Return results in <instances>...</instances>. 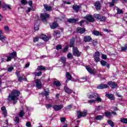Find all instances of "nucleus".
Instances as JSON below:
<instances>
[{
  "instance_id": "24",
  "label": "nucleus",
  "mask_w": 127,
  "mask_h": 127,
  "mask_svg": "<svg viewBox=\"0 0 127 127\" xmlns=\"http://www.w3.org/2000/svg\"><path fill=\"white\" fill-rule=\"evenodd\" d=\"M75 42V38H72L70 40V42L69 43V47H74V45L75 44L74 43Z\"/></svg>"
},
{
  "instance_id": "31",
  "label": "nucleus",
  "mask_w": 127,
  "mask_h": 127,
  "mask_svg": "<svg viewBox=\"0 0 127 127\" xmlns=\"http://www.w3.org/2000/svg\"><path fill=\"white\" fill-rule=\"evenodd\" d=\"M17 78L18 79L19 82H21V81H22V80H25L26 81H27V78H25L24 77H23V76H21L20 75L18 76Z\"/></svg>"
},
{
  "instance_id": "17",
  "label": "nucleus",
  "mask_w": 127,
  "mask_h": 127,
  "mask_svg": "<svg viewBox=\"0 0 127 127\" xmlns=\"http://www.w3.org/2000/svg\"><path fill=\"white\" fill-rule=\"evenodd\" d=\"M50 26L52 29H55V28L58 27V23L56 22H53L52 24H50Z\"/></svg>"
},
{
  "instance_id": "29",
  "label": "nucleus",
  "mask_w": 127,
  "mask_h": 127,
  "mask_svg": "<svg viewBox=\"0 0 127 127\" xmlns=\"http://www.w3.org/2000/svg\"><path fill=\"white\" fill-rule=\"evenodd\" d=\"M104 119L103 116L99 115L95 117V119L97 121H101V120H103Z\"/></svg>"
},
{
  "instance_id": "1",
  "label": "nucleus",
  "mask_w": 127,
  "mask_h": 127,
  "mask_svg": "<svg viewBox=\"0 0 127 127\" xmlns=\"http://www.w3.org/2000/svg\"><path fill=\"white\" fill-rule=\"evenodd\" d=\"M20 95V92L19 91L14 90H12L7 97L8 102H13V105H16L18 101V99Z\"/></svg>"
},
{
  "instance_id": "28",
  "label": "nucleus",
  "mask_w": 127,
  "mask_h": 127,
  "mask_svg": "<svg viewBox=\"0 0 127 127\" xmlns=\"http://www.w3.org/2000/svg\"><path fill=\"white\" fill-rule=\"evenodd\" d=\"M105 96L108 99H110V100H112V101H113V100H114V95L113 94H106L105 95Z\"/></svg>"
},
{
  "instance_id": "23",
  "label": "nucleus",
  "mask_w": 127,
  "mask_h": 127,
  "mask_svg": "<svg viewBox=\"0 0 127 127\" xmlns=\"http://www.w3.org/2000/svg\"><path fill=\"white\" fill-rule=\"evenodd\" d=\"M1 33H2V31L0 30V40L2 41V42L5 41V39H6V37H5L3 35H1Z\"/></svg>"
},
{
  "instance_id": "55",
  "label": "nucleus",
  "mask_w": 127,
  "mask_h": 127,
  "mask_svg": "<svg viewBox=\"0 0 127 127\" xmlns=\"http://www.w3.org/2000/svg\"><path fill=\"white\" fill-rule=\"evenodd\" d=\"M3 7H7L8 9H11V7H10V5L9 4H5L4 6H2Z\"/></svg>"
},
{
  "instance_id": "48",
  "label": "nucleus",
  "mask_w": 127,
  "mask_h": 127,
  "mask_svg": "<svg viewBox=\"0 0 127 127\" xmlns=\"http://www.w3.org/2000/svg\"><path fill=\"white\" fill-rule=\"evenodd\" d=\"M21 3L22 4H23L24 5H25L26 4H27V0H21Z\"/></svg>"
},
{
  "instance_id": "15",
  "label": "nucleus",
  "mask_w": 127,
  "mask_h": 127,
  "mask_svg": "<svg viewBox=\"0 0 127 127\" xmlns=\"http://www.w3.org/2000/svg\"><path fill=\"white\" fill-rule=\"evenodd\" d=\"M107 88H109V86L107 84H99L97 86V89H107Z\"/></svg>"
},
{
  "instance_id": "42",
  "label": "nucleus",
  "mask_w": 127,
  "mask_h": 127,
  "mask_svg": "<svg viewBox=\"0 0 127 127\" xmlns=\"http://www.w3.org/2000/svg\"><path fill=\"white\" fill-rule=\"evenodd\" d=\"M127 45H125L124 47H121V51L125 52L127 51Z\"/></svg>"
},
{
  "instance_id": "30",
  "label": "nucleus",
  "mask_w": 127,
  "mask_h": 127,
  "mask_svg": "<svg viewBox=\"0 0 127 127\" xmlns=\"http://www.w3.org/2000/svg\"><path fill=\"white\" fill-rule=\"evenodd\" d=\"M116 10H117L118 14H122L124 13V11H123V10L120 9L118 7H116Z\"/></svg>"
},
{
  "instance_id": "19",
  "label": "nucleus",
  "mask_w": 127,
  "mask_h": 127,
  "mask_svg": "<svg viewBox=\"0 0 127 127\" xmlns=\"http://www.w3.org/2000/svg\"><path fill=\"white\" fill-rule=\"evenodd\" d=\"M79 21V19H74V18H70L67 19V22H69V23H75V22H77V21Z\"/></svg>"
},
{
  "instance_id": "7",
  "label": "nucleus",
  "mask_w": 127,
  "mask_h": 127,
  "mask_svg": "<svg viewBox=\"0 0 127 127\" xmlns=\"http://www.w3.org/2000/svg\"><path fill=\"white\" fill-rule=\"evenodd\" d=\"M86 69L90 74L95 75L97 73V70L95 68L92 69L89 66H86Z\"/></svg>"
},
{
  "instance_id": "8",
  "label": "nucleus",
  "mask_w": 127,
  "mask_h": 127,
  "mask_svg": "<svg viewBox=\"0 0 127 127\" xmlns=\"http://www.w3.org/2000/svg\"><path fill=\"white\" fill-rule=\"evenodd\" d=\"M35 82L36 84V87L38 88V89H40L42 86V83H41V81H40V79H36L35 80Z\"/></svg>"
},
{
  "instance_id": "46",
  "label": "nucleus",
  "mask_w": 127,
  "mask_h": 127,
  "mask_svg": "<svg viewBox=\"0 0 127 127\" xmlns=\"http://www.w3.org/2000/svg\"><path fill=\"white\" fill-rule=\"evenodd\" d=\"M105 117H111V115H112V113L111 112L107 111L105 112Z\"/></svg>"
},
{
  "instance_id": "34",
  "label": "nucleus",
  "mask_w": 127,
  "mask_h": 127,
  "mask_svg": "<svg viewBox=\"0 0 127 127\" xmlns=\"http://www.w3.org/2000/svg\"><path fill=\"white\" fill-rule=\"evenodd\" d=\"M24 112H23V110H21L18 114V116L20 118H23V117H24Z\"/></svg>"
},
{
  "instance_id": "44",
  "label": "nucleus",
  "mask_w": 127,
  "mask_h": 127,
  "mask_svg": "<svg viewBox=\"0 0 127 127\" xmlns=\"http://www.w3.org/2000/svg\"><path fill=\"white\" fill-rule=\"evenodd\" d=\"M99 20L100 21H105L106 20V17L101 15V17L99 18Z\"/></svg>"
},
{
  "instance_id": "41",
  "label": "nucleus",
  "mask_w": 127,
  "mask_h": 127,
  "mask_svg": "<svg viewBox=\"0 0 127 127\" xmlns=\"http://www.w3.org/2000/svg\"><path fill=\"white\" fill-rule=\"evenodd\" d=\"M109 125H110V126H111V127H115V124H114V122H113V121H112V120H109L108 121Z\"/></svg>"
},
{
  "instance_id": "59",
  "label": "nucleus",
  "mask_w": 127,
  "mask_h": 127,
  "mask_svg": "<svg viewBox=\"0 0 127 127\" xmlns=\"http://www.w3.org/2000/svg\"><path fill=\"white\" fill-rule=\"evenodd\" d=\"M52 107V105L51 104H47L46 106V108L48 110V109H50Z\"/></svg>"
},
{
  "instance_id": "13",
  "label": "nucleus",
  "mask_w": 127,
  "mask_h": 127,
  "mask_svg": "<svg viewBox=\"0 0 127 127\" xmlns=\"http://www.w3.org/2000/svg\"><path fill=\"white\" fill-rule=\"evenodd\" d=\"M81 8V5H78L77 4H74L72 6V9L75 11V12H78Z\"/></svg>"
},
{
  "instance_id": "5",
  "label": "nucleus",
  "mask_w": 127,
  "mask_h": 127,
  "mask_svg": "<svg viewBox=\"0 0 127 127\" xmlns=\"http://www.w3.org/2000/svg\"><path fill=\"white\" fill-rule=\"evenodd\" d=\"M100 52H96L94 54L93 57L94 59V61L96 63H98V62H100Z\"/></svg>"
},
{
  "instance_id": "14",
  "label": "nucleus",
  "mask_w": 127,
  "mask_h": 127,
  "mask_svg": "<svg viewBox=\"0 0 127 127\" xmlns=\"http://www.w3.org/2000/svg\"><path fill=\"white\" fill-rule=\"evenodd\" d=\"M86 29H85V28L78 27L76 29V32H77V33H81V34L84 33Z\"/></svg>"
},
{
  "instance_id": "47",
  "label": "nucleus",
  "mask_w": 127,
  "mask_h": 127,
  "mask_svg": "<svg viewBox=\"0 0 127 127\" xmlns=\"http://www.w3.org/2000/svg\"><path fill=\"white\" fill-rule=\"evenodd\" d=\"M100 63H101L102 66H106V65H107V62H106L105 61H101L100 62Z\"/></svg>"
},
{
  "instance_id": "16",
  "label": "nucleus",
  "mask_w": 127,
  "mask_h": 127,
  "mask_svg": "<svg viewBox=\"0 0 127 127\" xmlns=\"http://www.w3.org/2000/svg\"><path fill=\"white\" fill-rule=\"evenodd\" d=\"M41 39H43L44 41L47 42L49 40V38L47 37L46 35H44V34H42L39 37Z\"/></svg>"
},
{
  "instance_id": "6",
  "label": "nucleus",
  "mask_w": 127,
  "mask_h": 127,
  "mask_svg": "<svg viewBox=\"0 0 127 127\" xmlns=\"http://www.w3.org/2000/svg\"><path fill=\"white\" fill-rule=\"evenodd\" d=\"M84 18H85V19H86V20L90 21V22H93V21H95V19H94V17L91 15H87L84 17Z\"/></svg>"
},
{
  "instance_id": "38",
  "label": "nucleus",
  "mask_w": 127,
  "mask_h": 127,
  "mask_svg": "<svg viewBox=\"0 0 127 127\" xmlns=\"http://www.w3.org/2000/svg\"><path fill=\"white\" fill-rule=\"evenodd\" d=\"M94 16L95 18H96V19H100V17H102V15L100 14H94Z\"/></svg>"
},
{
  "instance_id": "36",
  "label": "nucleus",
  "mask_w": 127,
  "mask_h": 127,
  "mask_svg": "<svg viewBox=\"0 0 127 127\" xmlns=\"http://www.w3.org/2000/svg\"><path fill=\"white\" fill-rule=\"evenodd\" d=\"M54 85H55L56 87H60L61 83L59 81H55L54 82Z\"/></svg>"
},
{
  "instance_id": "53",
  "label": "nucleus",
  "mask_w": 127,
  "mask_h": 127,
  "mask_svg": "<svg viewBox=\"0 0 127 127\" xmlns=\"http://www.w3.org/2000/svg\"><path fill=\"white\" fill-rule=\"evenodd\" d=\"M109 4V6L110 7H113V6H115V4L114 3H113V2L112 1V2H108Z\"/></svg>"
},
{
  "instance_id": "21",
  "label": "nucleus",
  "mask_w": 127,
  "mask_h": 127,
  "mask_svg": "<svg viewBox=\"0 0 127 127\" xmlns=\"http://www.w3.org/2000/svg\"><path fill=\"white\" fill-rule=\"evenodd\" d=\"M44 7L47 11H50L52 10V7H51L47 4H44Z\"/></svg>"
},
{
  "instance_id": "62",
  "label": "nucleus",
  "mask_w": 127,
  "mask_h": 127,
  "mask_svg": "<svg viewBox=\"0 0 127 127\" xmlns=\"http://www.w3.org/2000/svg\"><path fill=\"white\" fill-rule=\"evenodd\" d=\"M28 4L31 6V7L32 6V0H29L28 1Z\"/></svg>"
},
{
  "instance_id": "22",
  "label": "nucleus",
  "mask_w": 127,
  "mask_h": 127,
  "mask_svg": "<svg viewBox=\"0 0 127 127\" xmlns=\"http://www.w3.org/2000/svg\"><path fill=\"white\" fill-rule=\"evenodd\" d=\"M96 97H98V93H93L91 95L88 96V99L92 100V99H96Z\"/></svg>"
},
{
  "instance_id": "43",
  "label": "nucleus",
  "mask_w": 127,
  "mask_h": 127,
  "mask_svg": "<svg viewBox=\"0 0 127 127\" xmlns=\"http://www.w3.org/2000/svg\"><path fill=\"white\" fill-rule=\"evenodd\" d=\"M14 121L16 124H18L19 123V118L17 116L15 117Z\"/></svg>"
},
{
  "instance_id": "25",
  "label": "nucleus",
  "mask_w": 127,
  "mask_h": 127,
  "mask_svg": "<svg viewBox=\"0 0 127 127\" xmlns=\"http://www.w3.org/2000/svg\"><path fill=\"white\" fill-rule=\"evenodd\" d=\"M65 77L68 81L72 80V75L68 72H66Z\"/></svg>"
},
{
  "instance_id": "40",
  "label": "nucleus",
  "mask_w": 127,
  "mask_h": 127,
  "mask_svg": "<svg viewBox=\"0 0 127 127\" xmlns=\"http://www.w3.org/2000/svg\"><path fill=\"white\" fill-rule=\"evenodd\" d=\"M120 122L123 124H127V118H121Z\"/></svg>"
},
{
  "instance_id": "11",
  "label": "nucleus",
  "mask_w": 127,
  "mask_h": 127,
  "mask_svg": "<svg viewBox=\"0 0 127 127\" xmlns=\"http://www.w3.org/2000/svg\"><path fill=\"white\" fill-rule=\"evenodd\" d=\"M101 4L100 1H97L95 2L94 6H95L96 10H100V9H101Z\"/></svg>"
},
{
  "instance_id": "58",
  "label": "nucleus",
  "mask_w": 127,
  "mask_h": 127,
  "mask_svg": "<svg viewBox=\"0 0 127 127\" xmlns=\"http://www.w3.org/2000/svg\"><path fill=\"white\" fill-rule=\"evenodd\" d=\"M12 70H13V67H12V66L9 67L7 69L8 72H11V71H12Z\"/></svg>"
},
{
  "instance_id": "63",
  "label": "nucleus",
  "mask_w": 127,
  "mask_h": 127,
  "mask_svg": "<svg viewBox=\"0 0 127 127\" xmlns=\"http://www.w3.org/2000/svg\"><path fill=\"white\" fill-rule=\"evenodd\" d=\"M29 65H30V63H28L25 64V68H28L29 67Z\"/></svg>"
},
{
  "instance_id": "45",
  "label": "nucleus",
  "mask_w": 127,
  "mask_h": 127,
  "mask_svg": "<svg viewBox=\"0 0 127 127\" xmlns=\"http://www.w3.org/2000/svg\"><path fill=\"white\" fill-rule=\"evenodd\" d=\"M101 110H103V107L102 106H97L95 108V111H101Z\"/></svg>"
},
{
  "instance_id": "3",
  "label": "nucleus",
  "mask_w": 127,
  "mask_h": 127,
  "mask_svg": "<svg viewBox=\"0 0 127 127\" xmlns=\"http://www.w3.org/2000/svg\"><path fill=\"white\" fill-rule=\"evenodd\" d=\"M88 111H87V110H84L82 112H81V111H77V118L81 119L82 117H86Z\"/></svg>"
},
{
  "instance_id": "57",
  "label": "nucleus",
  "mask_w": 127,
  "mask_h": 127,
  "mask_svg": "<svg viewBox=\"0 0 127 127\" xmlns=\"http://www.w3.org/2000/svg\"><path fill=\"white\" fill-rule=\"evenodd\" d=\"M26 127H31V123L29 122H27L26 124Z\"/></svg>"
},
{
  "instance_id": "18",
  "label": "nucleus",
  "mask_w": 127,
  "mask_h": 127,
  "mask_svg": "<svg viewBox=\"0 0 127 127\" xmlns=\"http://www.w3.org/2000/svg\"><path fill=\"white\" fill-rule=\"evenodd\" d=\"M64 92H65V93H67V94H72V93H73V90H72V89L69 88L67 86L64 87Z\"/></svg>"
},
{
  "instance_id": "49",
  "label": "nucleus",
  "mask_w": 127,
  "mask_h": 127,
  "mask_svg": "<svg viewBox=\"0 0 127 127\" xmlns=\"http://www.w3.org/2000/svg\"><path fill=\"white\" fill-rule=\"evenodd\" d=\"M68 49H69V46H66L63 50V52H67V51H68Z\"/></svg>"
},
{
  "instance_id": "50",
  "label": "nucleus",
  "mask_w": 127,
  "mask_h": 127,
  "mask_svg": "<svg viewBox=\"0 0 127 127\" xmlns=\"http://www.w3.org/2000/svg\"><path fill=\"white\" fill-rule=\"evenodd\" d=\"M88 103L89 104H95L96 103V100H88Z\"/></svg>"
},
{
  "instance_id": "26",
  "label": "nucleus",
  "mask_w": 127,
  "mask_h": 127,
  "mask_svg": "<svg viewBox=\"0 0 127 127\" xmlns=\"http://www.w3.org/2000/svg\"><path fill=\"white\" fill-rule=\"evenodd\" d=\"M16 52H13L11 53H10L9 54V56L12 59H14L15 58V57H16Z\"/></svg>"
},
{
  "instance_id": "61",
  "label": "nucleus",
  "mask_w": 127,
  "mask_h": 127,
  "mask_svg": "<svg viewBox=\"0 0 127 127\" xmlns=\"http://www.w3.org/2000/svg\"><path fill=\"white\" fill-rule=\"evenodd\" d=\"M101 56H102V59H104V60L107 59V55H104V54H102Z\"/></svg>"
},
{
  "instance_id": "12",
  "label": "nucleus",
  "mask_w": 127,
  "mask_h": 127,
  "mask_svg": "<svg viewBox=\"0 0 127 127\" xmlns=\"http://www.w3.org/2000/svg\"><path fill=\"white\" fill-rule=\"evenodd\" d=\"M1 110L2 111V115L4 116V118H6V117H7V111H6L5 107H1Z\"/></svg>"
},
{
  "instance_id": "51",
  "label": "nucleus",
  "mask_w": 127,
  "mask_h": 127,
  "mask_svg": "<svg viewBox=\"0 0 127 127\" xmlns=\"http://www.w3.org/2000/svg\"><path fill=\"white\" fill-rule=\"evenodd\" d=\"M72 57H73V55H72L71 53H68L67 54V58H68V59H70V58H72Z\"/></svg>"
},
{
  "instance_id": "32",
  "label": "nucleus",
  "mask_w": 127,
  "mask_h": 127,
  "mask_svg": "<svg viewBox=\"0 0 127 127\" xmlns=\"http://www.w3.org/2000/svg\"><path fill=\"white\" fill-rule=\"evenodd\" d=\"M96 101L98 103H101L102 102V98L99 96V94H97V97H95Z\"/></svg>"
},
{
  "instance_id": "27",
  "label": "nucleus",
  "mask_w": 127,
  "mask_h": 127,
  "mask_svg": "<svg viewBox=\"0 0 127 127\" xmlns=\"http://www.w3.org/2000/svg\"><path fill=\"white\" fill-rule=\"evenodd\" d=\"M92 34H93L94 35H95L96 36H99V35H102V34H101L100 33V32L98 31H93L92 32Z\"/></svg>"
},
{
  "instance_id": "4",
  "label": "nucleus",
  "mask_w": 127,
  "mask_h": 127,
  "mask_svg": "<svg viewBox=\"0 0 127 127\" xmlns=\"http://www.w3.org/2000/svg\"><path fill=\"white\" fill-rule=\"evenodd\" d=\"M49 14L47 13H41L40 15L41 19L42 20V21H44V22L47 21V18H49Z\"/></svg>"
},
{
  "instance_id": "2",
  "label": "nucleus",
  "mask_w": 127,
  "mask_h": 127,
  "mask_svg": "<svg viewBox=\"0 0 127 127\" xmlns=\"http://www.w3.org/2000/svg\"><path fill=\"white\" fill-rule=\"evenodd\" d=\"M72 53L74 56L80 57L82 53H81L79 50H78V48L76 47H73L72 48Z\"/></svg>"
},
{
  "instance_id": "9",
  "label": "nucleus",
  "mask_w": 127,
  "mask_h": 127,
  "mask_svg": "<svg viewBox=\"0 0 127 127\" xmlns=\"http://www.w3.org/2000/svg\"><path fill=\"white\" fill-rule=\"evenodd\" d=\"M53 108L54 110L56 111H60L61 109H63V108H64V106L63 105H55L53 106Z\"/></svg>"
},
{
  "instance_id": "60",
  "label": "nucleus",
  "mask_w": 127,
  "mask_h": 127,
  "mask_svg": "<svg viewBox=\"0 0 127 127\" xmlns=\"http://www.w3.org/2000/svg\"><path fill=\"white\" fill-rule=\"evenodd\" d=\"M62 48V47L60 45H59L56 46L57 50H60V49H61Z\"/></svg>"
},
{
  "instance_id": "39",
  "label": "nucleus",
  "mask_w": 127,
  "mask_h": 127,
  "mask_svg": "<svg viewBox=\"0 0 127 127\" xmlns=\"http://www.w3.org/2000/svg\"><path fill=\"white\" fill-rule=\"evenodd\" d=\"M60 61L61 62L63 63V64H64L65 63H66V58L64 57H62L61 58Z\"/></svg>"
},
{
  "instance_id": "52",
  "label": "nucleus",
  "mask_w": 127,
  "mask_h": 127,
  "mask_svg": "<svg viewBox=\"0 0 127 127\" xmlns=\"http://www.w3.org/2000/svg\"><path fill=\"white\" fill-rule=\"evenodd\" d=\"M39 40V38L38 37H34L33 38V42H37Z\"/></svg>"
},
{
  "instance_id": "54",
  "label": "nucleus",
  "mask_w": 127,
  "mask_h": 127,
  "mask_svg": "<svg viewBox=\"0 0 127 127\" xmlns=\"http://www.w3.org/2000/svg\"><path fill=\"white\" fill-rule=\"evenodd\" d=\"M65 121H66V118H65V117H62L61 118V123H65Z\"/></svg>"
},
{
  "instance_id": "35",
  "label": "nucleus",
  "mask_w": 127,
  "mask_h": 127,
  "mask_svg": "<svg viewBox=\"0 0 127 127\" xmlns=\"http://www.w3.org/2000/svg\"><path fill=\"white\" fill-rule=\"evenodd\" d=\"M45 69H46V68H45V67H44L43 65H39L37 67V70L38 71H40L41 70H45Z\"/></svg>"
},
{
  "instance_id": "33",
  "label": "nucleus",
  "mask_w": 127,
  "mask_h": 127,
  "mask_svg": "<svg viewBox=\"0 0 127 127\" xmlns=\"http://www.w3.org/2000/svg\"><path fill=\"white\" fill-rule=\"evenodd\" d=\"M11 59H12V58L11 57L7 56L6 60H4L3 59H2V61L3 62L5 61L6 62H9V61H11Z\"/></svg>"
},
{
  "instance_id": "20",
  "label": "nucleus",
  "mask_w": 127,
  "mask_h": 127,
  "mask_svg": "<svg viewBox=\"0 0 127 127\" xmlns=\"http://www.w3.org/2000/svg\"><path fill=\"white\" fill-rule=\"evenodd\" d=\"M84 42H90V41H92V37L90 36H86L84 38Z\"/></svg>"
},
{
  "instance_id": "56",
  "label": "nucleus",
  "mask_w": 127,
  "mask_h": 127,
  "mask_svg": "<svg viewBox=\"0 0 127 127\" xmlns=\"http://www.w3.org/2000/svg\"><path fill=\"white\" fill-rule=\"evenodd\" d=\"M31 10H33V11H34V9H31L30 7H28V10H27V13H28V12H30Z\"/></svg>"
},
{
  "instance_id": "64",
  "label": "nucleus",
  "mask_w": 127,
  "mask_h": 127,
  "mask_svg": "<svg viewBox=\"0 0 127 127\" xmlns=\"http://www.w3.org/2000/svg\"><path fill=\"white\" fill-rule=\"evenodd\" d=\"M64 3L65 4H71V2L68 1H64Z\"/></svg>"
},
{
  "instance_id": "37",
  "label": "nucleus",
  "mask_w": 127,
  "mask_h": 127,
  "mask_svg": "<svg viewBox=\"0 0 127 127\" xmlns=\"http://www.w3.org/2000/svg\"><path fill=\"white\" fill-rule=\"evenodd\" d=\"M33 74H34V75H35V76L39 77L40 76L42 75V72H41V71H39V72H35L33 73Z\"/></svg>"
},
{
  "instance_id": "10",
  "label": "nucleus",
  "mask_w": 127,
  "mask_h": 127,
  "mask_svg": "<svg viewBox=\"0 0 127 127\" xmlns=\"http://www.w3.org/2000/svg\"><path fill=\"white\" fill-rule=\"evenodd\" d=\"M108 85L112 88V89H116V88H117L118 86V84L113 81H109L108 82Z\"/></svg>"
}]
</instances>
